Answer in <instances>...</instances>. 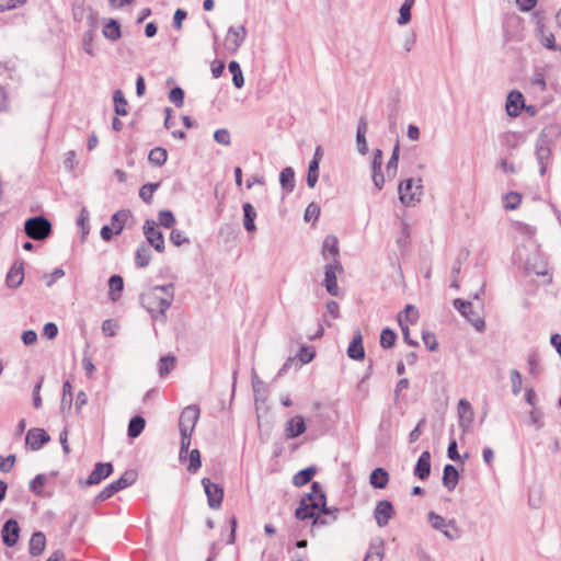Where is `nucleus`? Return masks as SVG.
I'll return each instance as SVG.
<instances>
[{"label":"nucleus","mask_w":561,"mask_h":561,"mask_svg":"<svg viewBox=\"0 0 561 561\" xmlns=\"http://www.w3.org/2000/svg\"><path fill=\"white\" fill-rule=\"evenodd\" d=\"M139 302L153 321L165 324L168 321L167 310L173 302V294L163 296L158 295L156 289H148L139 296Z\"/></svg>","instance_id":"f257e3e1"},{"label":"nucleus","mask_w":561,"mask_h":561,"mask_svg":"<svg viewBox=\"0 0 561 561\" xmlns=\"http://www.w3.org/2000/svg\"><path fill=\"white\" fill-rule=\"evenodd\" d=\"M201 410L196 404H191L185 407L179 419V428L181 434V446H180V460L184 459L185 455L188 453V448L191 445V437L196 423L199 419Z\"/></svg>","instance_id":"f03ea898"},{"label":"nucleus","mask_w":561,"mask_h":561,"mask_svg":"<svg viewBox=\"0 0 561 561\" xmlns=\"http://www.w3.org/2000/svg\"><path fill=\"white\" fill-rule=\"evenodd\" d=\"M137 480V472L135 470L125 471L118 479L108 483L94 497V502H103L112 497L115 493L133 485Z\"/></svg>","instance_id":"7ed1b4c3"},{"label":"nucleus","mask_w":561,"mask_h":561,"mask_svg":"<svg viewBox=\"0 0 561 561\" xmlns=\"http://www.w3.org/2000/svg\"><path fill=\"white\" fill-rule=\"evenodd\" d=\"M24 231L30 239L42 241L50 236L53 226L45 216L38 215L25 220Z\"/></svg>","instance_id":"20e7f679"},{"label":"nucleus","mask_w":561,"mask_h":561,"mask_svg":"<svg viewBox=\"0 0 561 561\" xmlns=\"http://www.w3.org/2000/svg\"><path fill=\"white\" fill-rule=\"evenodd\" d=\"M399 199L405 206H414L421 201L423 194L422 180H417V184L414 185L413 179H407L400 182L398 186Z\"/></svg>","instance_id":"39448f33"},{"label":"nucleus","mask_w":561,"mask_h":561,"mask_svg":"<svg viewBox=\"0 0 561 561\" xmlns=\"http://www.w3.org/2000/svg\"><path fill=\"white\" fill-rule=\"evenodd\" d=\"M323 273L324 278L322 280V285L331 296L339 297L341 291L337 285V276L344 273L341 260L325 263L323 266Z\"/></svg>","instance_id":"423d86ee"},{"label":"nucleus","mask_w":561,"mask_h":561,"mask_svg":"<svg viewBox=\"0 0 561 561\" xmlns=\"http://www.w3.org/2000/svg\"><path fill=\"white\" fill-rule=\"evenodd\" d=\"M427 518L431 526L434 529L440 531L447 539L457 540L460 538L461 530L457 526L455 519L446 520L443 516L436 514L433 511L428 512Z\"/></svg>","instance_id":"0eeeda50"},{"label":"nucleus","mask_w":561,"mask_h":561,"mask_svg":"<svg viewBox=\"0 0 561 561\" xmlns=\"http://www.w3.org/2000/svg\"><path fill=\"white\" fill-rule=\"evenodd\" d=\"M295 517L300 520L310 518L311 525H316V481L311 482L309 492L300 500Z\"/></svg>","instance_id":"6e6552de"},{"label":"nucleus","mask_w":561,"mask_h":561,"mask_svg":"<svg viewBox=\"0 0 561 561\" xmlns=\"http://www.w3.org/2000/svg\"><path fill=\"white\" fill-rule=\"evenodd\" d=\"M341 513V508L327 505L324 491L318 484V527L329 526L335 523Z\"/></svg>","instance_id":"1a4fd4ad"},{"label":"nucleus","mask_w":561,"mask_h":561,"mask_svg":"<svg viewBox=\"0 0 561 561\" xmlns=\"http://www.w3.org/2000/svg\"><path fill=\"white\" fill-rule=\"evenodd\" d=\"M114 471V466L111 461L107 462H96L94 465L93 470L91 473L85 478H79L78 484L80 488H87L91 485L99 484L103 480H105L107 477H110Z\"/></svg>","instance_id":"9d476101"},{"label":"nucleus","mask_w":561,"mask_h":561,"mask_svg":"<svg viewBox=\"0 0 561 561\" xmlns=\"http://www.w3.org/2000/svg\"><path fill=\"white\" fill-rule=\"evenodd\" d=\"M454 307L465 317L479 332H483L485 329V322L478 312L473 310L471 301L456 298L453 301Z\"/></svg>","instance_id":"9b49d317"},{"label":"nucleus","mask_w":561,"mask_h":561,"mask_svg":"<svg viewBox=\"0 0 561 561\" xmlns=\"http://www.w3.org/2000/svg\"><path fill=\"white\" fill-rule=\"evenodd\" d=\"M142 230L147 244L151 245L158 253H162L165 249V241L162 231L157 227V222L153 219H146Z\"/></svg>","instance_id":"f8f14e48"},{"label":"nucleus","mask_w":561,"mask_h":561,"mask_svg":"<svg viewBox=\"0 0 561 561\" xmlns=\"http://www.w3.org/2000/svg\"><path fill=\"white\" fill-rule=\"evenodd\" d=\"M202 485L207 496L208 506L213 510L219 508L224 500V489L218 483H214L209 478H203Z\"/></svg>","instance_id":"ddd939ff"},{"label":"nucleus","mask_w":561,"mask_h":561,"mask_svg":"<svg viewBox=\"0 0 561 561\" xmlns=\"http://www.w3.org/2000/svg\"><path fill=\"white\" fill-rule=\"evenodd\" d=\"M316 357V350L312 346H301L299 352L294 357H288L278 371V376L286 373L293 365L301 367L310 363Z\"/></svg>","instance_id":"4468645a"},{"label":"nucleus","mask_w":561,"mask_h":561,"mask_svg":"<svg viewBox=\"0 0 561 561\" xmlns=\"http://www.w3.org/2000/svg\"><path fill=\"white\" fill-rule=\"evenodd\" d=\"M247 34L248 32L244 25L230 26L226 35L227 49L232 54L237 53L244 43Z\"/></svg>","instance_id":"2eb2a0df"},{"label":"nucleus","mask_w":561,"mask_h":561,"mask_svg":"<svg viewBox=\"0 0 561 561\" xmlns=\"http://www.w3.org/2000/svg\"><path fill=\"white\" fill-rule=\"evenodd\" d=\"M551 157V149L543 131L540 134L539 139L536 144V158L539 164L540 175H545L547 172L548 161Z\"/></svg>","instance_id":"dca6fc26"},{"label":"nucleus","mask_w":561,"mask_h":561,"mask_svg":"<svg viewBox=\"0 0 561 561\" xmlns=\"http://www.w3.org/2000/svg\"><path fill=\"white\" fill-rule=\"evenodd\" d=\"M20 526L16 519L9 518L2 526L1 537L2 542L5 547H13L16 545L20 538Z\"/></svg>","instance_id":"f3484780"},{"label":"nucleus","mask_w":561,"mask_h":561,"mask_svg":"<svg viewBox=\"0 0 561 561\" xmlns=\"http://www.w3.org/2000/svg\"><path fill=\"white\" fill-rule=\"evenodd\" d=\"M49 440V434L41 427L30 428L25 437L26 445L34 451L39 450Z\"/></svg>","instance_id":"a211bd4d"},{"label":"nucleus","mask_w":561,"mask_h":561,"mask_svg":"<svg viewBox=\"0 0 561 561\" xmlns=\"http://www.w3.org/2000/svg\"><path fill=\"white\" fill-rule=\"evenodd\" d=\"M394 515V508L390 501L381 500L374 510V517L379 527H385Z\"/></svg>","instance_id":"6ab92c4d"},{"label":"nucleus","mask_w":561,"mask_h":561,"mask_svg":"<svg viewBox=\"0 0 561 561\" xmlns=\"http://www.w3.org/2000/svg\"><path fill=\"white\" fill-rule=\"evenodd\" d=\"M459 426L462 432L466 433L470 430V426L474 419V411L471 403L466 399H460L457 405Z\"/></svg>","instance_id":"aec40b11"},{"label":"nucleus","mask_w":561,"mask_h":561,"mask_svg":"<svg viewBox=\"0 0 561 561\" xmlns=\"http://www.w3.org/2000/svg\"><path fill=\"white\" fill-rule=\"evenodd\" d=\"M321 255L327 263L341 260L339 240L335 236L329 234L324 238L321 247Z\"/></svg>","instance_id":"412c9836"},{"label":"nucleus","mask_w":561,"mask_h":561,"mask_svg":"<svg viewBox=\"0 0 561 561\" xmlns=\"http://www.w3.org/2000/svg\"><path fill=\"white\" fill-rule=\"evenodd\" d=\"M525 271L528 273H534L538 276H545L548 274V264L541 257L539 252H534L529 254L525 262Z\"/></svg>","instance_id":"4be33fe9"},{"label":"nucleus","mask_w":561,"mask_h":561,"mask_svg":"<svg viewBox=\"0 0 561 561\" xmlns=\"http://www.w3.org/2000/svg\"><path fill=\"white\" fill-rule=\"evenodd\" d=\"M525 106L524 95L517 90L508 93L506 99V112L510 116L516 117L520 114Z\"/></svg>","instance_id":"5701e85b"},{"label":"nucleus","mask_w":561,"mask_h":561,"mask_svg":"<svg viewBox=\"0 0 561 561\" xmlns=\"http://www.w3.org/2000/svg\"><path fill=\"white\" fill-rule=\"evenodd\" d=\"M431 474V454L428 450H424L414 467V476L421 480H426Z\"/></svg>","instance_id":"b1692460"},{"label":"nucleus","mask_w":561,"mask_h":561,"mask_svg":"<svg viewBox=\"0 0 561 561\" xmlns=\"http://www.w3.org/2000/svg\"><path fill=\"white\" fill-rule=\"evenodd\" d=\"M306 431V423L302 416L296 415L287 421L285 427V436L287 439H293L301 435Z\"/></svg>","instance_id":"393cba45"},{"label":"nucleus","mask_w":561,"mask_h":561,"mask_svg":"<svg viewBox=\"0 0 561 561\" xmlns=\"http://www.w3.org/2000/svg\"><path fill=\"white\" fill-rule=\"evenodd\" d=\"M347 355L350 358L355 360H363L365 358V350L363 346V336L359 330L354 333L353 340L351 341Z\"/></svg>","instance_id":"a878e982"},{"label":"nucleus","mask_w":561,"mask_h":561,"mask_svg":"<svg viewBox=\"0 0 561 561\" xmlns=\"http://www.w3.org/2000/svg\"><path fill=\"white\" fill-rule=\"evenodd\" d=\"M442 480L448 491H454L459 482L458 469L451 463L445 465Z\"/></svg>","instance_id":"bb28decb"},{"label":"nucleus","mask_w":561,"mask_h":561,"mask_svg":"<svg viewBox=\"0 0 561 561\" xmlns=\"http://www.w3.org/2000/svg\"><path fill=\"white\" fill-rule=\"evenodd\" d=\"M46 536L43 531H35L28 542V553L32 557L41 556L46 547Z\"/></svg>","instance_id":"cd10ccee"},{"label":"nucleus","mask_w":561,"mask_h":561,"mask_svg":"<svg viewBox=\"0 0 561 561\" xmlns=\"http://www.w3.org/2000/svg\"><path fill=\"white\" fill-rule=\"evenodd\" d=\"M366 133H367V119L365 116H360L358 119L357 129H356L357 151L360 154H366L368 151L367 141H366Z\"/></svg>","instance_id":"c85d7f7f"},{"label":"nucleus","mask_w":561,"mask_h":561,"mask_svg":"<svg viewBox=\"0 0 561 561\" xmlns=\"http://www.w3.org/2000/svg\"><path fill=\"white\" fill-rule=\"evenodd\" d=\"M131 210L128 208H123L117 210L111 216V225L115 229V233L119 234L125 226L127 220L131 217Z\"/></svg>","instance_id":"c756f323"},{"label":"nucleus","mask_w":561,"mask_h":561,"mask_svg":"<svg viewBox=\"0 0 561 561\" xmlns=\"http://www.w3.org/2000/svg\"><path fill=\"white\" fill-rule=\"evenodd\" d=\"M24 279L23 263L14 264L7 274L5 282L8 287L18 288Z\"/></svg>","instance_id":"7c9ffc66"},{"label":"nucleus","mask_w":561,"mask_h":561,"mask_svg":"<svg viewBox=\"0 0 561 561\" xmlns=\"http://www.w3.org/2000/svg\"><path fill=\"white\" fill-rule=\"evenodd\" d=\"M102 34L106 39L111 42L118 41L122 37L119 22L113 18L108 19L103 26Z\"/></svg>","instance_id":"2f4dec72"},{"label":"nucleus","mask_w":561,"mask_h":561,"mask_svg":"<svg viewBox=\"0 0 561 561\" xmlns=\"http://www.w3.org/2000/svg\"><path fill=\"white\" fill-rule=\"evenodd\" d=\"M279 185L284 194H289L295 188V171L291 167L284 168L279 173Z\"/></svg>","instance_id":"473e14b6"},{"label":"nucleus","mask_w":561,"mask_h":561,"mask_svg":"<svg viewBox=\"0 0 561 561\" xmlns=\"http://www.w3.org/2000/svg\"><path fill=\"white\" fill-rule=\"evenodd\" d=\"M389 482V473L385 468L378 467L369 474V483L375 489H385Z\"/></svg>","instance_id":"72a5a7b5"},{"label":"nucleus","mask_w":561,"mask_h":561,"mask_svg":"<svg viewBox=\"0 0 561 561\" xmlns=\"http://www.w3.org/2000/svg\"><path fill=\"white\" fill-rule=\"evenodd\" d=\"M124 289V279L121 275L114 274L108 278V297L112 301H117Z\"/></svg>","instance_id":"f704fd0d"},{"label":"nucleus","mask_w":561,"mask_h":561,"mask_svg":"<svg viewBox=\"0 0 561 561\" xmlns=\"http://www.w3.org/2000/svg\"><path fill=\"white\" fill-rule=\"evenodd\" d=\"M243 209V227L248 232H253L256 230L255 218L256 211L253 205L250 202H245L242 205Z\"/></svg>","instance_id":"c9c22d12"},{"label":"nucleus","mask_w":561,"mask_h":561,"mask_svg":"<svg viewBox=\"0 0 561 561\" xmlns=\"http://www.w3.org/2000/svg\"><path fill=\"white\" fill-rule=\"evenodd\" d=\"M152 254L150 247L146 242H141L135 253V264L138 267H146L151 262Z\"/></svg>","instance_id":"e433bc0d"},{"label":"nucleus","mask_w":561,"mask_h":561,"mask_svg":"<svg viewBox=\"0 0 561 561\" xmlns=\"http://www.w3.org/2000/svg\"><path fill=\"white\" fill-rule=\"evenodd\" d=\"M316 474V465H310L301 470H299L293 477V484L295 486H302L309 482H312V477Z\"/></svg>","instance_id":"4c0bfd02"},{"label":"nucleus","mask_w":561,"mask_h":561,"mask_svg":"<svg viewBox=\"0 0 561 561\" xmlns=\"http://www.w3.org/2000/svg\"><path fill=\"white\" fill-rule=\"evenodd\" d=\"M146 420L141 415L133 416L128 422L127 435L134 439L138 437L145 430Z\"/></svg>","instance_id":"58836bf2"},{"label":"nucleus","mask_w":561,"mask_h":561,"mask_svg":"<svg viewBox=\"0 0 561 561\" xmlns=\"http://www.w3.org/2000/svg\"><path fill=\"white\" fill-rule=\"evenodd\" d=\"M72 408V386L69 380H65L62 383V397L60 401V412L66 414L70 412Z\"/></svg>","instance_id":"ea45409f"},{"label":"nucleus","mask_w":561,"mask_h":561,"mask_svg":"<svg viewBox=\"0 0 561 561\" xmlns=\"http://www.w3.org/2000/svg\"><path fill=\"white\" fill-rule=\"evenodd\" d=\"M114 112L117 116H126L128 114V102L121 89L113 93Z\"/></svg>","instance_id":"a19ab883"},{"label":"nucleus","mask_w":561,"mask_h":561,"mask_svg":"<svg viewBox=\"0 0 561 561\" xmlns=\"http://www.w3.org/2000/svg\"><path fill=\"white\" fill-rule=\"evenodd\" d=\"M168 160V151L163 147H156L150 150L148 154V162L156 167L161 168Z\"/></svg>","instance_id":"79ce46f5"},{"label":"nucleus","mask_w":561,"mask_h":561,"mask_svg":"<svg viewBox=\"0 0 561 561\" xmlns=\"http://www.w3.org/2000/svg\"><path fill=\"white\" fill-rule=\"evenodd\" d=\"M228 69L232 75V83L237 89H241L244 85V77L241 66L238 61L231 60L228 64Z\"/></svg>","instance_id":"37998d69"},{"label":"nucleus","mask_w":561,"mask_h":561,"mask_svg":"<svg viewBox=\"0 0 561 561\" xmlns=\"http://www.w3.org/2000/svg\"><path fill=\"white\" fill-rule=\"evenodd\" d=\"M47 482V478L45 473H38L36 474L28 483L30 491L36 495L42 496L43 495V488Z\"/></svg>","instance_id":"c03bdc74"},{"label":"nucleus","mask_w":561,"mask_h":561,"mask_svg":"<svg viewBox=\"0 0 561 561\" xmlns=\"http://www.w3.org/2000/svg\"><path fill=\"white\" fill-rule=\"evenodd\" d=\"M175 363L176 358L174 355L168 354L162 356L159 360V376L165 377L174 367Z\"/></svg>","instance_id":"a18cd8bd"},{"label":"nucleus","mask_w":561,"mask_h":561,"mask_svg":"<svg viewBox=\"0 0 561 561\" xmlns=\"http://www.w3.org/2000/svg\"><path fill=\"white\" fill-rule=\"evenodd\" d=\"M397 341V334L390 328H385L380 333V345L383 348H391Z\"/></svg>","instance_id":"49530a36"},{"label":"nucleus","mask_w":561,"mask_h":561,"mask_svg":"<svg viewBox=\"0 0 561 561\" xmlns=\"http://www.w3.org/2000/svg\"><path fill=\"white\" fill-rule=\"evenodd\" d=\"M504 208L507 210L517 209L522 203L520 194L516 192H508L503 196Z\"/></svg>","instance_id":"de8ad7c7"},{"label":"nucleus","mask_w":561,"mask_h":561,"mask_svg":"<svg viewBox=\"0 0 561 561\" xmlns=\"http://www.w3.org/2000/svg\"><path fill=\"white\" fill-rule=\"evenodd\" d=\"M184 90L181 87H174L169 92V100L178 107L184 105Z\"/></svg>","instance_id":"09e8293b"},{"label":"nucleus","mask_w":561,"mask_h":561,"mask_svg":"<svg viewBox=\"0 0 561 561\" xmlns=\"http://www.w3.org/2000/svg\"><path fill=\"white\" fill-rule=\"evenodd\" d=\"M93 39H94V30L89 28L88 31H85L83 33L82 47H83V50L90 56H94Z\"/></svg>","instance_id":"8fccbe9b"},{"label":"nucleus","mask_w":561,"mask_h":561,"mask_svg":"<svg viewBox=\"0 0 561 561\" xmlns=\"http://www.w3.org/2000/svg\"><path fill=\"white\" fill-rule=\"evenodd\" d=\"M158 218H159L158 225H160L164 228H170L175 224V216L169 209L160 210L158 214Z\"/></svg>","instance_id":"3c124183"},{"label":"nucleus","mask_w":561,"mask_h":561,"mask_svg":"<svg viewBox=\"0 0 561 561\" xmlns=\"http://www.w3.org/2000/svg\"><path fill=\"white\" fill-rule=\"evenodd\" d=\"M16 71V66L11 60L0 61V76L12 80Z\"/></svg>","instance_id":"603ef678"},{"label":"nucleus","mask_w":561,"mask_h":561,"mask_svg":"<svg viewBox=\"0 0 561 561\" xmlns=\"http://www.w3.org/2000/svg\"><path fill=\"white\" fill-rule=\"evenodd\" d=\"M202 467L201 453L197 448L190 451V463L187 466L188 472H195Z\"/></svg>","instance_id":"864d4df0"},{"label":"nucleus","mask_w":561,"mask_h":561,"mask_svg":"<svg viewBox=\"0 0 561 561\" xmlns=\"http://www.w3.org/2000/svg\"><path fill=\"white\" fill-rule=\"evenodd\" d=\"M214 140L222 146H229L231 142L230 133L227 128H218L214 133Z\"/></svg>","instance_id":"5fc2aeb1"},{"label":"nucleus","mask_w":561,"mask_h":561,"mask_svg":"<svg viewBox=\"0 0 561 561\" xmlns=\"http://www.w3.org/2000/svg\"><path fill=\"white\" fill-rule=\"evenodd\" d=\"M170 242L174 247H181L184 243H188L190 239L185 237L184 232L180 229H172L170 232Z\"/></svg>","instance_id":"6e6d98bb"},{"label":"nucleus","mask_w":561,"mask_h":561,"mask_svg":"<svg viewBox=\"0 0 561 561\" xmlns=\"http://www.w3.org/2000/svg\"><path fill=\"white\" fill-rule=\"evenodd\" d=\"M397 245L403 252L410 244V230L408 224L403 222L402 232L396 240Z\"/></svg>","instance_id":"4d7b16f0"},{"label":"nucleus","mask_w":561,"mask_h":561,"mask_svg":"<svg viewBox=\"0 0 561 561\" xmlns=\"http://www.w3.org/2000/svg\"><path fill=\"white\" fill-rule=\"evenodd\" d=\"M400 313H402V320L404 321V323H415L419 319V312L412 305H407L403 311H401Z\"/></svg>","instance_id":"13d9d810"},{"label":"nucleus","mask_w":561,"mask_h":561,"mask_svg":"<svg viewBox=\"0 0 561 561\" xmlns=\"http://www.w3.org/2000/svg\"><path fill=\"white\" fill-rule=\"evenodd\" d=\"M43 383H44V377H39L33 388L32 399H33V405L35 409L42 408L41 389L43 387Z\"/></svg>","instance_id":"bf43d9fd"},{"label":"nucleus","mask_w":561,"mask_h":561,"mask_svg":"<svg viewBox=\"0 0 561 561\" xmlns=\"http://www.w3.org/2000/svg\"><path fill=\"white\" fill-rule=\"evenodd\" d=\"M398 323H399V325L401 328L404 342L407 344H409L410 346H417L419 345L417 341L412 340L410 337L409 325L407 323H404V321L402 320V313L398 314Z\"/></svg>","instance_id":"052dcab7"},{"label":"nucleus","mask_w":561,"mask_h":561,"mask_svg":"<svg viewBox=\"0 0 561 561\" xmlns=\"http://www.w3.org/2000/svg\"><path fill=\"white\" fill-rule=\"evenodd\" d=\"M527 364H528V368H529V374L533 377H536L540 374L539 359H538V354L536 352H533L528 355Z\"/></svg>","instance_id":"680f3d73"},{"label":"nucleus","mask_w":561,"mask_h":561,"mask_svg":"<svg viewBox=\"0 0 561 561\" xmlns=\"http://www.w3.org/2000/svg\"><path fill=\"white\" fill-rule=\"evenodd\" d=\"M512 392L517 396L522 391V375L517 369L511 370Z\"/></svg>","instance_id":"e2e57ef3"},{"label":"nucleus","mask_w":561,"mask_h":561,"mask_svg":"<svg viewBox=\"0 0 561 561\" xmlns=\"http://www.w3.org/2000/svg\"><path fill=\"white\" fill-rule=\"evenodd\" d=\"M542 412L540 410L534 409L529 413L528 424L535 426L536 430H540L543 427L545 423L542 421Z\"/></svg>","instance_id":"0e129e2a"},{"label":"nucleus","mask_w":561,"mask_h":561,"mask_svg":"<svg viewBox=\"0 0 561 561\" xmlns=\"http://www.w3.org/2000/svg\"><path fill=\"white\" fill-rule=\"evenodd\" d=\"M382 556V543H380L378 547H370L363 561H381Z\"/></svg>","instance_id":"69168bd1"},{"label":"nucleus","mask_w":561,"mask_h":561,"mask_svg":"<svg viewBox=\"0 0 561 561\" xmlns=\"http://www.w3.org/2000/svg\"><path fill=\"white\" fill-rule=\"evenodd\" d=\"M15 459L14 454H10L7 457L0 456V471L4 473L10 472L14 467Z\"/></svg>","instance_id":"338daca9"},{"label":"nucleus","mask_w":561,"mask_h":561,"mask_svg":"<svg viewBox=\"0 0 561 561\" xmlns=\"http://www.w3.org/2000/svg\"><path fill=\"white\" fill-rule=\"evenodd\" d=\"M58 335V327L55 322H47L43 327V336L47 340H54Z\"/></svg>","instance_id":"774afa93"}]
</instances>
